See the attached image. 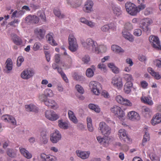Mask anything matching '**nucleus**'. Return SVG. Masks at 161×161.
Here are the masks:
<instances>
[{"label": "nucleus", "mask_w": 161, "mask_h": 161, "mask_svg": "<svg viewBox=\"0 0 161 161\" xmlns=\"http://www.w3.org/2000/svg\"><path fill=\"white\" fill-rule=\"evenodd\" d=\"M81 44L85 49L92 53H94L97 44V42L91 38L82 42Z\"/></svg>", "instance_id": "f257e3e1"}, {"label": "nucleus", "mask_w": 161, "mask_h": 161, "mask_svg": "<svg viewBox=\"0 0 161 161\" xmlns=\"http://www.w3.org/2000/svg\"><path fill=\"white\" fill-rule=\"evenodd\" d=\"M69 49L72 52H76L78 49V45L76 39L73 34H70L68 37Z\"/></svg>", "instance_id": "f03ea898"}, {"label": "nucleus", "mask_w": 161, "mask_h": 161, "mask_svg": "<svg viewBox=\"0 0 161 161\" xmlns=\"http://www.w3.org/2000/svg\"><path fill=\"white\" fill-rule=\"evenodd\" d=\"M110 110L111 112L119 119H124L125 116V113L120 107L114 105L111 108Z\"/></svg>", "instance_id": "7ed1b4c3"}, {"label": "nucleus", "mask_w": 161, "mask_h": 161, "mask_svg": "<svg viewBox=\"0 0 161 161\" xmlns=\"http://www.w3.org/2000/svg\"><path fill=\"white\" fill-rule=\"evenodd\" d=\"M98 130L103 135L105 136L109 135L111 131L110 127L104 122L100 123Z\"/></svg>", "instance_id": "20e7f679"}, {"label": "nucleus", "mask_w": 161, "mask_h": 161, "mask_svg": "<svg viewBox=\"0 0 161 161\" xmlns=\"http://www.w3.org/2000/svg\"><path fill=\"white\" fill-rule=\"evenodd\" d=\"M89 87L91 91L96 95H98L102 89L101 84L96 81H92L89 84Z\"/></svg>", "instance_id": "39448f33"}, {"label": "nucleus", "mask_w": 161, "mask_h": 161, "mask_svg": "<svg viewBox=\"0 0 161 161\" xmlns=\"http://www.w3.org/2000/svg\"><path fill=\"white\" fill-rule=\"evenodd\" d=\"M125 6L127 12L130 14L135 16L138 13L137 8L134 4L130 2H127Z\"/></svg>", "instance_id": "423d86ee"}, {"label": "nucleus", "mask_w": 161, "mask_h": 161, "mask_svg": "<svg viewBox=\"0 0 161 161\" xmlns=\"http://www.w3.org/2000/svg\"><path fill=\"white\" fill-rule=\"evenodd\" d=\"M152 23V20L149 18H144L141 21L140 27L146 32H149L150 31L149 25Z\"/></svg>", "instance_id": "0eeeda50"}, {"label": "nucleus", "mask_w": 161, "mask_h": 161, "mask_svg": "<svg viewBox=\"0 0 161 161\" xmlns=\"http://www.w3.org/2000/svg\"><path fill=\"white\" fill-rule=\"evenodd\" d=\"M111 85L118 90H121L123 87V82L122 78L119 77H114L111 79Z\"/></svg>", "instance_id": "6e6552de"}, {"label": "nucleus", "mask_w": 161, "mask_h": 161, "mask_svg": "<svg viewBox=\"0 0 161 161\" xmlns=\"http://www.w3.org/2000/svg\"><path fill=\"white\" fill-rule=\"evenodd\" d=\"M149 41L153 47L157 50H161L160 42L158 37L151 35L149 37Z\"/></svg>", "instance_id": "1a4fd4ad"}, {"label": "nucleus", "mask_w": 161, "mask_h": 161, "mask_svg": "<svg viewBox=\"0 0 161 161\" xmlns=\"http://www.w3.org/2000/svg\"><path fill=\"white\" fill-rule=\"evenodd\" d=\"M118 135L120 139L128 143L132 142V140L128 135L127 132L124 129H121L119 130Z\"/></svg>", "instance_id": "9d476101"}, {"label": "nucleus", "mask_w": 161, "mask_h": 161, "mask_svg": "<svg viewBox=\"0 0 161 161\" xmlns=\"http://www.w3.org/2000/svg\"><path fill=\"white\" fill-rule=\"evenodd\" d=\"M45 117L51 121H55L59 118V116L54 111L51 110H47L45 112Z\"/></svg>", "instance_id": "9b49d317"}, {"label": "nucleus", "mask_w": 161, "mask_h": 161, "mask_svg": "<svg viewBox=\"0 0 161 161\" xmlns=\"http://www.w3.org/2000/svg\"><path fill=\"white\" fill-rule=\"evenodd\" d=\"M34 70L31 68L24 70L21 73V77L23 79L28 80L32 77L34 75Z\"/></svg>", "instance_id": "f8f14e48"}, {"label": "nucleus", "mask_w": 161, "mask_h": 161, "mask_svg": "<svg viewBox=\"0 0 161 161\" xmlns=\"http://www.w3.org/2000/svg\"><path fill=\"white\" fill-rule=\"evenodd\" d=\"M62 136L60 132L56 130L51 134L50 140L53 143H56L61 140Z\"/></svg>", "instance_id": "ddd939ff"}, {"label": "nucleus", "mask_w": 161, "mask_h": 161, "mask_svg": "<svg viewBox=\"0 0 161 161\" xmlns=\"http://www.w3.org/2000/svg\"><path fill=\"white\" fill-rule=\"evenodd\" d=\"M127 117L130 120L133 121H137L140 119L139 114L135 111H131L127 113Z\"/></svg>", "instance_id": "4468645a"}, {"label": "nucleus", "mask_w": 161, "mask_h": 161, "mask_svg": "<svg viewBox=\"0 0 161 161\" xmlns=\"http://www.w3.org/2000/svg\"><path fill=\"white\" fill-rule=\"evenodd\" d=\"M65 60H62L60 62V66L64 69L70 68L73 62V60L71 56L64 58Z\"/></svg>", "instance_id": "2eb2a0df"}, {"label": "nucleus", "mask_w": 161, "mask_h": 161, "mask_svg": "<svg viewBox=\"0 0 161 161\" xmlns=\"http://www.w3.org/2000/svg\"><path fill=\"white\" fill-rule=\"evenodd\" d=\"M1 119L4 122L9 123L13 125H16L17 121L14 117L11 115L5 114L1 117Z\"/></svg>", "instance_id": "dca6fc26"}, {"label": "nucleus", "mask_w": 161, "mask_h": 161, "mask_svg": "<svg viewBox=\"0 0 161 161\" xmlns=\"http://www.w3.org/2000/svg\"><path fill=\"white\" fill-rule=\"evenodd\" d=\"M35 35L39 39H43L46 34V31L42 27L36 28L34 31Z\"/></svg>", "instance_id": "f3484780"}, {"label": "nucleus", "mask_w": 161, "mask_h": 161, "mask_svg": "<svg viewBox=\"0 0 161 161\" xmlns=\"http://www.w3.org/2000/svg\"><path fill=\"white\" fill-rule=\"evenodd\" d=\"M94 5L93 2L91 0H87L85 3L84 11L87 13H90L93 11Z\"/></svg>", "instance_id": "a211bd4d"}, {"label": "nucleus", "mask_w": 161, "mask_h": 161, "mask_svg": "<svg viewBox=\"0 0 161 161\" xmlns=\"http://www.w3.org/2000/svg\"><path fill=\"white\" fill-rule=\"evenodd\" d=\"M40 158L42 161H56L57 160L55 156L50 154H46L44 153L41 154Z\"/></svg>", "instance_id": "6ab92c4d"}, {"label": "nucleus", "mask_w": 161, "mask_h": 161, "mask_svg": "<svg viewBox=\"0 0 161 161\" xmlns=\"http://www.w3.org/2000/svg\"><path fill=\"white\" fill-rule=\"evenodd\" d=\"M45 104L48 107L54 110L58 108L59 107L58 104L55 101L52 99H47L45 102Z\"/></svg>", "instance_id": "aec40b11"}, {"label": "nucleus", "mask_w": 161, "mask_h": 161, "mask_svg": "<svg viewBox=\"0 0 161 161\" xmlns=\"http://www.w3.org/2000/svg\"><path fill=\"white\" fill-rule=\"evenodd\" d=\"M76 153L79 157L82 159H86L88 158L90 154L89 151H85L80 150H77Z\"/></svg>", "instance_id": "412c9836"}, {"label": "nucleus", "mask_w": 161, "mask_h": 161, "mask_svg": "<svg viewBox=\"0 0 161 161\" xmlns=\"http://www.w3.org/2000/svg\"><path fill=\"white\" fill-rule=\"evenodd\" d=\"M107 50V47L106 45L104 44H97L94 53L98 54L100 53H105Z\"/></svg>", "instance_id": "4be33fe9"}, {"label": "nucleus", "mask_w": 161, "mask_h": 161, "mask_svg": "<svg viewBox=\"0 0 161 161\" xmlns=\"http://www.w3.org/2000/svg\"><path fill=\"white\" fill-rule=\"evenodd\" d=\"M19 150L21 155L26 158L30 159L32 158V155L31 153L25 148L22 147H20L19 148Z\"/></svg>", "instance_id": "5701e85b"}, {"label": "nucleus", "mask_w": 161, "mask_h": 161, "mask_svg": "<svg viewBox=\"0 0 161 161\" xmlns=\"http://www.w3.org/2000/svg\"><path fill=\"white\" fill-rule=\"evenodd\" d=\"M161 122V114H156L153 117L151 120V124L153 126Z\"/></svg>", "instance_id": "b1692460"}, {"label": "nucleus", "mask_w": 161, "mask_h": 161, "mask_svg": "<svg viewBox=\"0 0 161 161\" xmlns=\"http://www.w3.org/2000/svg\"><path fill=\"white\" fill-rule=\"evenodd\" d=\"M144 130L145 133L143 136L142 142V145L143 146L145 145L147 143L150 139V136L147 130V128L145 127L144 128Z\"/></svg>", "instance_id": "393cba45"}, {"label": "nucleus", "mask_w": 161, "mask_h": 161, "mask_svg": "<svg viewBox=\"0 0 161 161\" xmlns=\"http://www.w3.org/2000/svg\"><path fill=\"white\" fill-rule=\"evenodd\" d=\"M25 21L27 23H37L39 19L38 17L35 15H29L25 18Z\"/></svg>", "instance_id": "a878e982"}, {"label": "nucleus", "mask_w": 161, "mask_h": 161, "mask_svg": "<svg viewBox=\"0 0 161 161\" xmlns=\"http://www.w3.org/2000/svg\"><path fill=\"white\" fill-rule=\"evenodd\" d=\"M111 7L113 12L115 15L118 16L121 14L122 10L119 6L115 4H112Z\"/></svg>", "instance_id": "bb28decb"}, {"label": "nucleus", "mask_w": 161, "mask_h": 161, "mask_svg": "<svg viewBox=\"0 0 161 161\" xmlns=\"http://www.w3.org/2000/svg\"><path fill=\"white\" fill-rule=\"evenodd\" d=\"M68 4L72 7L75 8L80 6L81 2L79 0H67Z\"/></svg>", "instance_id": "cd10ccee"}, {"label": "nucleus", "mask_w": 161, "mask_h": 161, "mask_svg": "<svg viewBox=\"0 0 161 161\" xmlns=\"http://www.w3.org/2000/svg\"><path fill=\"white\" fill-rule=\"evenodd\" d=\"M123 37L125 39L128 40L130 42H132L134 40L133 36L128 31L123 29L122 31Z\"/></svg>", "instance_id": "c85d7f7f"}, {"label": "nucleus", "mask_w": 161, "mask_h": 161, "mask_svg": "<svg viewBox=\"0 0 161 161\" xmlns=\"http://www.w3.org/2000/svg\"><path fill=\"white\" fill-rule=\"evenodd\" d=\"M111 49L114 52L117 53H123L125 50L119 46L116 45H113L111 46Z\"/></svg>", "instance_id": "c756f323"}, {"label": "nucleus", "mask_w": 161, "mask_h": 161, "mask_svg": "<svg viewBox=\"0 0 161 161\" xmlns=\"http://www.w3.org/2000/svg\"><path fill=\"white\" fill-rule=\"evenodd\" d=\"M68 114L69 119L73 123L77 124L78 123V120L74 113L72 111L69 110L68 111Z\"/></svg>", "instance_id": "7c9ffc66"}, {"label": "nucleus", "mask_w": 161, "mask_h": 161, "mask_svg": "<svg viewBox=\"0 0 161 161\" xmlns=\"http://www.w3.org/2000/svg\"><path fill=\"white\" fill-rule=\"evenodd\" d=\"M141 99L142 103L147 104L149 105H152L153 104V102L151 98L150 97L142 96L141 97Z\"/></svg>", "instance_id": "2f4dec72"}, {"label": "nucleus", "mask_w": 161, "mask_h": 161, "mask_svg": "<svg viewBox=\"0 0 161 161\" xmlns=\"http://www.w3.org/2000/svg\"><path fill=\"white\" fill-rule=\"evenodd\" d=\"M12 39L14 42L17 45H20L22 43L21 39L16 35L12 34Z\"/></svg>", "instance_id": "473e14b6"}, {"label": "nucleus", "mask_w": 161, "mask_h": 161, "mask_svg": "<svg viewBox=\"0 0 161 161\" xmlns=\"http://www.w3.org/2000/svg\"><path fill=\"white\" fill-rule=\"evenodd\" d=\"M133 86L132 83H125L124 86V91L126 94L130 93L131 92Z\"/></svg>", "instance_id": "72a5a7b5"}, {"label": "nucleus", "mask_w": 161, "mask_h": 161, "mask_svg": "<svg viewBox=\"0 0 161 161\" xmlns=\"http://www.w3.org/2000/svg\"><path fill=\"white\" fill-rule=\"evenodd\" d=\"M147 71L156 79L159 80L161 78V75H159V73L158 72H155L151 68L149 67L148 68Z\"/></svg>", "instance_id": "f704fd0d"}, {"label": "nucleus", "mask_w": 161, "mask_h": 161, "mask_svg": "<svg viewBox=\"0 0 161 161\" xmlns=\"http://www.w3.org/2000/svg\"><path fill=\"white\" fill-rule=\"evenodd\" d=\"M53 34L52 33H49L46 36V37L49 43L53 46H56L57 43L53 39Z\"/></svg>", "instance_id": "c9c22d12"}, {"label": "nucleus", "mask_w": 161, "mask_h": 161, "mask_svg": "<svg viewBox=\"0 0 161 161\" xmlns=\"http://www.w3.org/2000/svg\"><path fill=\"white\" fill-rule=\"evenodd\" d=\"M25 107L26 110L29 112L33 111L36 112L38 110L37 108L32 104L25 105Z\"/></svg>", "instance_id": "e433bc0d"}, {"label": "nucleus", "mask_w": 161, "mask_h": 161, "mask_svg": "<svg viewBox=\"0 0 161 161\" xmlns=\"http://www.w3.org/2000/svg\"><path fill=\"white\" fill-rule=\"evenodd\" d=\"M123 78L126 81L125 83H132L134 80L132 75L130 74H125L123 75Z\"/></svg>", "instance_id": "4c0bfd02"}, {"label": "nucleus", "mask_w": 161, "mask_h": 161, "mask_svg": "<svg viewBox=\"0 0 161 161\" xmlns=\"http://www.w3.org/2000/svg\"><path fill=\"white\" fill-rule=\"evenodd\" d=\"M143 113L144 116L146 117H150L152 114V109L147 107H145L142 109Z\"/></svg>", "instance_id": "58836bf2"}, {"label": "nucleus", "mask_w": 161, "mask_h": 161, "mask_svg": "<svg viewBox=\"0 0 161 161\" xmlns=\"http://www.w3.org/2000/svg\"><path fill=\"white\" fill-rule=\"evenodd\" d=\"M97 141L99 143L103 144L104 146H107L109 143L108 139L105 140L103 137H102L101 136H98L97 137Z\"/></svg>", "instance_id": "ea45409f"}, {"label": "nucleus", "mask_w": 161, "mask_h": 161, "mask_svg": "<svg viewBox=\"0 0 161 161\" xmlns=\"http://www.w3.org/2000/svg\"><path fill=\"white\" fill-rule=\"evenodd\" d=\"M137 3L139 4L138 7H136L138 13L141 10L144 9L146 7V5L144 4V0H137Z\"/></svg>", "instance_id": "a19ab883"}, {"label": "nucleus", "mask_w": 161, "mask_h": 161, "mask_svg": "<svg viewBox=\"0 0 161 161\" xmlns=\"http://www.w3.org/2000/svg\"><path fill=\"white\" fill-rule=\"evenodd\" d=\"M59 127L64 129H66L68 128L69 125L67 123L63 121L62 120H59L58 121Z\"/></svg>", "instance_id": "79ce46f5"}, {"label": "nucleus", "mask_w": 161, "mask_h": 161, "mask_svg": "<svg viewBox=\"0 0 161 161\" xmlns=\"http://www.w3.org/2000/svg\"><path fill=\"white\" fill-rule=\"evenodd\" d=\"M89 108L91 110L95 111L97 113H99L100 111V109L97 105L93 104H90L88 105Z\"/></svg>", "instance_id": "37998d69"}, {"label": "nucleus", "mask_w": 161, "mask_h": 161, "mask_svg": "<svg viewBox=\"0 0 161 161\" xmlns=\"http://www.w3.org/2000/svg\"><path fill=\"white\" fill-rule=\"evenodd\" d=\"M55 15L60 19H62L64 17V15L61 13L58 8H55L53 10Z\"/></svg>", "instance_id": "c03bdc74"}, {"label": "nucleus", "mask_w": 161, "mask_h": 161, "mask_svg": "<svg viewBox=\"0 0 161 161\" xmlns=\"http://www.w3.org/2000/svg\"><path fill=\"white\" fill-rule=\"evenodd\" d=\"M6 68L8 71H11L12 69V62L11 59L10 58H8L6 62Z\"/></svg>", "instance_id": "a18cd8bd"}, {"label": "nucleus", "mask_w": 161, "mask_h": 161, "mask_svg": "<svg viewBox=\"0 0 161 161\" xmlns=\"http://www.w3.org/2000/svg\"><path fill=\"white\" fill-rule=\"evenodd\" d=\"M97 68L101 71L105 73L107 71L106 65L102 63H99L97 65Z\"/></svg>", "instance_id": "49530a36"}, {"label": "nucleus", "mask_w": 161, "mask_h": 161, "mask_svg": "<svg viewBox=\"0 0 161 161\" xmlns=\"http://www.w3.org/2000/svg\"><path fill=\"white\" fill-rule=\"evenodd\" d=\"M44 93L47 97H51L54 96V94L53 91L49 88L46 89L44 91Z\"/></svg>", "instance_id": "de8ad7c7"}, {"label": "nucleus", "mask_w": 161, "mask_h": 161, "mask_svg": "<svg viewBox=\"0 0 161 161\" xmlns=\"http://www.w3.org/2000/svg\"><path fill=\"white\" fill-rule=\"evenodd\" d=\"M24 13L22 11L15 10L13 13L11 17L19 18Z\"/></svg>", "instance_id": "09e8293b"}, {"label": "nucleus", "mask_w": 161, "mask_h": 161, "mask_svg": "<svg viewBox=\"0 0 161 161\" xmlns=\"http://www.w3.org/2000/svg\"><path fill=\"white\" fill-rule=\"evenodd\" d=\"M48 138L46 134H42L40 138V142L42 144H46L48 142Z\"/></svg>", "instance_id": "8fccbe9b"}, {"label": "nucleus", "mask_w": 161, "mask_h": 161, "mask_svg": "<svg viewBox=\"0 0 161 161\" xmlns=\"http://www.w3.org/2000/svg\"><path fill=\"white\" fill-rule=\"evenodd\" d=\"M75 90L79 93L83 94L84 92V90L81 85L77 84L75 86Z\"/></svg>", "instance_id": "3c124183"}, {"label": "nucleus", "mask_w": 161, "mask_h": 161, "mask_svg": "<svg viewBox=\"0 0 161 161\" xmlns=\"http://www.w3.org/2000/svg\"><path fill=\"white\" fill-rule=\"evenodd\" d=\"M7 155L10 157L14 158L15 156V154L14 152L13 149L8 148L6 151Z\"/></svg>", "instance_id": "603ef678"}, {"label": "nucleus", "mask_w": 161, "mask_h": 161, "mask_svg": "<svg viewBox=\"0 0 161 161\" xmlns=\"http://www.w3.org/2000/svg\"><path fill=\"white\" fill-rule=\"evenodd\" d=\"M125 98L120 95H117L115 97V99L116 101L118 103L122 105Z\"/></svg>", "instance_id": "864d4df0"}, {"label": "nucleus", "mask_w": 161, "mask_h": 161, "mask_svg": "<svg viewBox=\"0 0 161 161\" xmlns=\"http://www.w3.org/2000/svg\"><path fill=\"white\" fill-rule=\"evenodd\" d=\"M86 75L88 77H92L94 75V72L92 69L89 68L87 69L86 71Z\"/></svg>", "instance_id": "5fc2aeb1"}, {"label": "nucleus", "mask_w": 161, "mask_h": 161, "mask_svg": "<svg viewBox=\"0 0 161 161\" xmlns=\"http://www.w3.org/2000/svg\"><path fill=\"white\" fill-rule=\"evenodd\" d=\"M149 156L152 161H160L159 158L153 153L149 154Z\"/></svg>", "instance_id": "6e6d98bb"}, {"label": "nucleus", "mask_w": 161, "mask_h": 161, "mask_svg": "<svg viewBox=\"0 0 161 161\" xmlns=\"http://www.w3.org/2000/svg\"><path fill=\"white\" fill-rule=\"evenodd\" d=\"M133 28L132 24L129 22L126 23L124 26V28L126 31H129L132 30Z\"/></svg>", "instance_id": "4d7b16f0"}, {"label": "nucleus", "mask_w": 161, "mask_h": 161, "mask_svg": "<svg viewBox=\"0 0 161 161\" xmlns=\"http://www.w3.org/2000/svg\"><path fill=\"white\" fill-rule=\"evenodd\" d=\"M142 33V30L140 29H135L133 31V34L136 36H141Z\"/></svg>", "instance_id": "13d9d810"}, {"label": "nucleus", "mask_w": 161, "mask_h": 161, "mask_svg": "<svg viewBox=\"0 0 161 161\" xmlns=\"http://www.w3.org/2000/svg\"><path fill=\"white\" fill-rule=\"evenodd\" d=\"M101 30L103 32H108L109 31V25L107 24L104 25L101 27Z\"/></svg>", "instance_id": "bf43d9fd"}, {"label": "nucleus", "mask_w": 161, "mask_h": 161, "mask_svg": "<svg viewBox=\"0 0 161 161\" xmlns=\"http://www.w3.org/2000/svg\"><path fill=\"white\" fill-rule=\"evenodd\" d=\"M24 61V58L22 56H19L17 59V65L18 67H20Z\"/></svg>", "instance_id": "052dcab7"}, {"label": "nucleus", "mask_w": 161, "mask_h": 161, "mask_svg": "<svg viewBox=\"0 0 161 161\" xmlns=\"http://www.w3.org/2000/svg\"><path fill=\"white\" fill-rule=\"evenodd\" d=\"M122 105L126 106H132V103L128 99L125 98L123 101Z\"/></svg>", "instance_id": "680f3d73"}, {"label": "nucleus", "mask_w": 161, "mask_h": 161, "mask_svg": "<svg viewBox=\"0 0 161 161\" xmlns=\"http://www.w3.org/2000/svg\"><path fill=\"white\" fill-rule=\"evenodd\" d=\"M82 60L84 63L87 64L90 61V58L89 56L85 55L82 58Z\"/></svg>", "instance_id": "e2e57ef3"}, {"label": "nucleus", "mask_w": 161, "mask_h": 161, "mask_svg": "<svg viewBox=\"0 0 161 161\" xmlns=\"http://www.w3.org/2000/svg\"><path fill=\"white\" fill-rule=\"evenodd\" d=\"M54 60L56 63L59 64L60 65V62L61 61L60 60V54H56L55 55Z\"/></svg>", "instance_id": "0e129e2a"}, {"label": "nucleus", "mask_w": 161, "mask_h": 161, "mask_svg": "<svg viewBox=\"0 0 161 161\" xmlns=\"http://www.w3.org/2000/svg\"><path fill=\"white\" fill-rule=\"evenodd\" d=\"M39 99V100L42 102H43L45 103V102L46 101L47 99V97L45 95L44 93V94H42L39 95L38 97Z\"/></svg>", "instance_id": "69168bd1"}, {"label": "nucleus", "mask_w": 161, "mask_h": 161, "mask_svg": "<svg viewBox=\"0 0 161 161\" xmlns=\"http://www.w3.org/2000/svg\"><path fill=\"white\" fill-rule=\"evenodd\" d=\"M153 9L151 8H147L144 12V14L145 15H148L153 13Z\"/></svg>", "instance_id": "338daca9"}, {"label": "nucleus", "mask_w": 161, "mask_h": 161, "mask_svg": "<svg viewBox=\"0 0 161 161\" xmlns=\"http://www.w3.org/2000/svg\"><path fill=\"white\" fill-rule=\"evenodd\" d=\"M154 64L158 67L161 68V60L156 59L154 61Z\"/></svg>", "instance_id": "774afa93"}]
</instances>
